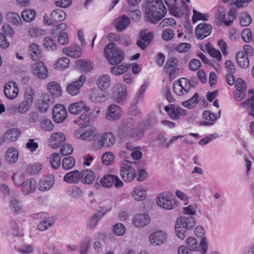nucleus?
I'll return each instance as SVG.
<instances>
[{"mask_svg": "<svg viewBox=\"0 0 254 254\" xmlns=\"http://www.w3.org/2000/svg\"><path fill=\"white\" fill-rule=\"evenodd\" d=\"M144 8L146 20L153 24L157 23L167 12L162 0H146Z\"/></svg>", "mask_w": 254, "mask_h": 254, "instance_id": "f257e3e1", "label": "nucleus"}, {"mask_svg": "<svg viewBox=\"0 0 254 254\" xmlns=\"http://www.w3.org/2000/svg\"><path fill=\"white\" fill-rule=\"evenodd\" d=\"M104 54L107 60L112 65L121 63L125 58L124 52L114 43L109 44L105 47Z\"/></svg>", "mask_w": 254, "mask_h": 254, "instance_id": "f03ea898", "label": "nucleus"}, {"mask_svg": "<svg viewBox=\"0 0 254 254\" xmlns=\"http://www.w3.org/2000/svg\"><path fill=\"white\" fill-rule=\"evenodd\" d=\"M195 223V218L191 216H181L178 218L175 226L176 233L178 237L181 240H184L186 237V230L192 229Z\"/></svg>", "mask_w": 254, "mask_h": 254, "instance_id": "7ed1b4c3", "label": "nucleus"}, {"mask_svg": "<svg viewBox=\"0 0 254 254\" xmlns=\"http://www.w3.org/2000/svg\"><path fill=\"white\" fill-rule=\"evenodd\" d=\"M132 164L136 165L137 162H131L127 160H123L120 164V174L124 181L127 182H132L135 178L136 172L132 166Z\"/></svg>", "mask_w": 254, "mask_h": 254, "instance_id": "20e7f679", "label": "nucleus"}, {"mask_svg": "<svg viewBox=\"0 0 254 254\" xmlns=\"http://www.w3.org/2000/svg\"><path fill=\"white\" fill-rule=\"evenodd\" d=\"M115 143L114 134L111 132H106L97 135L93 142V146L96 149H100L102 147H111Z\"/></svg>", "mask_w": 254, "mask_h": 254, "instance_id": "39448f33", "label": "nucleus"}, {"mask_svg": "<svg viewBox=\"0 0 254 254\" xmlns=\"http://www.w3.org/2000/svg\"><path fill=\"white\" fill-rule=\"evenodd\" d=\"M194 87L191 81L186 78H181L175 81L173 85L174 92L179 96H183L188 93Z\"/></svg>", "mask_w": 254, "mask_h": 254, "instance_id": "423d86ee", "label": "nucleus"}, {"mask_svg": "<svg viewBox=\"0 0 254 254\" xmlns=\"http://www.w3.org/2000/svg\"><path fill=\"white\" fill-rule=\"evenodd\" d=\"M124 131L126 136L130 137L135 140H140L144 133L143 129L135 127L131 121L128 122L125 125Z\"/></svg>", "mask_w": 254, "mask_h": 254, "instance_id": "0eeeda50", "label": "nucleus"}, {"mask_svg": "<svg viewBox=\"0 0 254 254\" xmlns=\"http://www.w3.org/2000/svg\"><path fill=\"white\" fill-rule=\"evenodd\" d=\"M186 243L188 247L195 252H201V254H205L207 249V242L205 237L201 239L199 243L194 237H189L187 239Z\"/></svg>", "mask_w": 254, "mask_h": 254, "instance_id": "6e6552de", "label": "nucleus"}, {"mask_svg": "<svg viewBox=\"0 0 254 254\" xmlns=\"http://www.w3.org/2000/svg\"><path fill=\"white\" fill-rule=\"evenodd\" d=\"M100 183L102 187L106 188H110L113 185L116 188H120L123 186V182L118 176L110 174L103 176Z\"/></svg>", "mask_w": 254, "mask_h": 254, "instance_id": "1a4fd4ad", "label": "nucleus"}, {"mask_svg": "<svg viewBox=\"0 0 254 254\" xmlns=\"http://www.w3.org/2000/svg\"><path fill=\"white\" fill-rule=\"evenodd\" d=\"M178 60L175 57H171L168 59L164 67V70L168 74L171 80L174 79L177 74L179 68L178 67Z\"/></svg>", "mask_w": 254, "mask_h": 254, "instance_id": "9d476101", "label": "nucleus"}, {"mask_svg": "<svg viewBox=\"0 0 254 254\" xmlns=\"http://www.w3.org/2000/svg\"><path fill=\"white\" fill-rule=\"evenodd\" d=\"M86 76L81 75L79 78L67 85L66 92L72 96H76L80 93V89L86 81Z\"/></svg>", "mask_w": 254, "mask_h": 254, "instance_id": "9b49d317", "label": "nucleus"}, {"mask_svg": "<svg viewBox=\"0 0 254 254\" xmlns=\"http://www.w3.org/2000/svg\"><path fill=\"white\" fill-rule=\"evenodd\" d=\"M156 202L160 207L167 210L172 209L176 206L173 197L165 193H162L157 196Z\"/></svg>", "mask_w": 254, "mask_h": 254, "instance_id": "f8f14e48", "label": "nucleus"}, {"mask_svg": "<svg viewBox=\"0 0 254 254\" xmlns=\"http://www.w3.org/2000/svg\"><path fill=\"white\" fill-rule=\"evenodd\" d=\"M167 235L162 230H157L152 232L149 237L150 243L154 246H161L167 240Z\"/></svg>", "mask_w": 254, "mask_h": 254, "instance_id": "ddd939ff", "label": "nucleus"}, {"mask_svg": "<svg viewBox=\"0 0 254 254\" xmlns=\"http://www.w3.org/2000/svg\"><path fill=\"white\" fill-rule=\"evenodd\" d=\"M31 70L32 74L37 78L45 79L48 76V70L42 62L33 64Z\"/></svg>", "mask_w": 254, "mask_h": 254, "instance_id": "4468645a", "label": "nucleus"}, {"mask_svg": "<svg viewBox=\"0 0 254 254\" xmlns=\"http://www.w3.org/2000/svg\"><path fill=\"white\" fill-rule=\"evenodd\" d=\"M212 29L211 25L205 22L200 23L195 28L196 38L199 40L203 39L211 34Z\"/></svg>", "mask_w": 254, "mask_h": 254, "instance_id": "2eb2a0df", "label": "nucleus"}, {"mask_svg": "<svg viewBox=\"0 0 254 254\" xmlns=\"http://www.w3.org/2000/svg\"><path fill=\"white\" fill-rule=\"evenodd\" d=\"M139 39L137 41L136 44L142 50H144L152 41L153 37V33L146 32V30H141L139 34Z\"/></svg>", "mask_w": 254, "mask_h": 254, "instance_id": "dca6fc26", "label": "nucleus"}, {"mask_svg": "<svg viewBox=\"0 0 254 254\" xmlns=\"http://www.w3.org/2000/svg\"><path fill=\"white\" fill-rule=\"evenodd\" d=\"M67 112L65 107L61 104L56 105L53 110L54 120L57 123L63 122L67 117Z\"/></svg>", "mask_w": 254, "mask_h": 254, "instance_id": "f3484780", "label": "nucleus"}, {"mask_svg": "<svg viewBox=\"0 0 254 254\" xmlns=\"http://www.w3.org/2000/svg\"><path fill=\"white\" fill-rule=\"evenodd\" d=\"M21 131L19 129L13 128L8 129L0 138V144H3L4 142L15 141L20 134Z\"/></svg>", "mask_w": 254, "mask_h": 254, "instance_id": "a211bd4d", "label": "nucleus"}, {"mask_svg": "<svg viewBox=\"0 0 254 254\" xmlns=\"http://www.w3.org/2000/svg\"><path fill=\"white\" fill-rule=\"evenodd\" d=\"M106 97V95L99 88H91L88 92L89 99L95 103H99L105 101Z\"/></svg>", "mask_w": 254, "mask_h": 254, "instance_id": "6ab92c4d", "label": "nucleus"}, {"mask_svg": "<svg viewBox=\"0 0 254 254\" xmlns=\"http://www.w3.org/2000/svg\"><path fill=\"white\" fill-rule=\"evenodd\" d=\"M19 89L16 84L13 81H10L5 84L4 93L5 96L9 99L15 98L18 94Z\"/></svg>", "mask_w": 254, "mask_h": 254, "instance_id": "aec40b11", "label": "nucleus"}, {"mask_svg": "<svg viewBox=\"0 0 254 254\" xmlns=\"http://www.w3.org/2000/svg\"><path fill=\"white\" fill-rule=\"evenodd\" d=\"M122 114V109L120 107L112 104L107 109L106 112V118L110 121L118 120Z\"/></svg>", "mask_w": 254, "mask_h": 254, "instance_id": "412c9836", "label": "nucleus"}, {"mask_svg": "<svg viewBox=\"0 0 254 254\" xmlns=\"http://www.w3.org/2000/svg\"><path fill=\"white\" fill-rule=\"evenodd\" d=\"M37 188V182L34 178L27 179L21 186V191L24 195L34 192Z\"/></svg>", "mask_w": 254, "mask_h": 254, "instance_id": "4be33fe9", "label": "nucleus"}, {"mask_svg": "<svg viewBox=\"0 0 254 254\" xmlns=\"http://www.w3.org/2000/svg\"><path fill=\"white\" fill-rule=\"evenodd\" d=\"M55 183V178L53 176L43 177L39 184V190L41 191H45L50 190Z\"/></svg>", "mask_w": 254, "mask_h": 254, "instance_id": "5701e85b", "label": "nucleus"}, {"mask_svg": "<svg viewBox=\"0 0 254 254\" xmlns=\"http://www.w3.org/2000/svg\"><path fill=\"white\" fill-rule=\"evenodd\" d=\"M65 140V135L62 132H56L50 138L49 146L53 148L59 147Z\"/></svg>", "mask_w": 254, "mask_h": 254, "instance_id": "b1692460", "label": "nucleus"}, {"mask_svg": "<svg viewBox=\"0 0 254 254\" xmlns=\"http://www.w3.org/2000/svg\"><path fill=\"white\" fill-rule=\"evenodd\" d=\"M150 221V218L148 214L143 213L135 215L133 223L136 227H143L147 225Z\"/></svg>", "mask_w": 254, "mask_h": 254, "instance_id": "393cba45", "label": "nucleus"}, {"mask_svg": "<svg viewBox=\"0 0 254 254\" xmlns=\"http://www.w3.org/2000/svg\"><path fill=\"white\" fill-rule=\"evenodd\" d=\"M165 4L168 7L170 13L173 16L177 17H182L183 15L177 6L176 0H164Z\"/></svg>", "mask_w": 254, "mask_h": 254, "instance_id": "a878e982", "label": "nucleus"}, {"mask_svg": "<svg viewBox=\"0 0 254 254\" xmlns=\"http://www.w3.org/2000/svg\"><path fill=\"white\" fill-rule=\"evenodd\" d=\"M106 211L101 210L94 213L89 218L87 223V227L89 229H94L98 221L106 214Z\"/></svg>", "mask_w": 254, "mask_h": 254, "instance_id": "bb28decb", "label": "nucleus"}, {"mask_svg": "<svg viewBox=\"0 0 254 254\" xmlns=\"http://www.w3.org/2000/svg\"><path fill=\"white\" fill-rule=\"evenodd\" d=\"M53 98L49 95H45L37 104V109L40 112H46L49 107L53 104Z\"/></svg>", "mask_w": 254, "mask_h": 254, "instance_id": "cd10ccee", "label": "nucleus"}, {"mask_svg": "<svg viewBox=\"0 0 254 254\" xmlns=\"http://www.w3.org/2000/svg\"><path fill=\"white\" fill-rule=\"evenodd\" d=\"M31 105L26 102L24 101H22L20 103L18 106L17 107L16 105H12L10 106L7 109V111H8L11 114H13L16 112V109H17L18 112L21 114H25L27 112H28L31 107Z\"/></svg>", "mask_w": 254, "mask_h": 254, "instance_id": "c85d7f7f", "label": "nucleus"}, {"mask_svg": "<svg viewBox=\"0 0 254 254\" xmlns=\"http://www.w3.org/2000/svg\"><path fill=\"white\" fill-rule=\"evenodd\" d=\"M80 179L81 174L77 170L66 173L64 177V181L69 184H77Z\"/></svg>", "mask_w": 254, "mask_h": 254, "instance_id": "c756f323", "label": "nucleus"}, {"mask_svg": "<svg viewBox=\"0 0 254 254\" xmlns=\"http://www.w3.org/2000/svg\"><path fill=\"white\" fill-rule=\"evenodd\" d=\"M80 181L82 183L89 185L94 182L95 175L92 171L88 169L83 170L80 172Z\"/></svg>", "mask_w": 254, "mask_h": 254, "instance_id": "7c9ffc66", "label": "nucleus"}, {"mask_svg": "<svg viewBox=\"0 0 254 254\" xmlns=\"http://www.w3.org/2000/svg\"><path fill=\"white\" fill-rule=\"evenodd\" d=\"M90 110L89 108L86 109L76 120V123L80 127L83 128L89 125L91 115Z\"/></svg>", "mask_w": 254, "mask_h": 254, "instance_id": "2f4dec72", "label": "nucleus"}, {"mask_svg": "<svg viewBox=\"0 0 254 254\" xmlns=\"http://www.w3.org/2000/svg\"><path fill=\"white\" fill-rule=\"evenodd\" d=\"M129 24L130 19L125 15L118 17L115 20L116 28L119 32H122L126 29Z\"/></svg>", "mask_w": 254, "mask_h": 254, "instance_id": "473e14b6", "label": "nucleus"}, {"mask_svg": "<svg viewBox=\"0 0 254 254\" xmlns=\"http://www.w3.org/2000/svg\"><path fill=\"white\" fill-rule=\"evenodd\" d=\"M96 84L100 90L104 91L107 89L111 85L110 77L107 74L101 75L99 76Z\"/></svg>", "mask_w": 254, "mask_h": 254, "instance_id": "72a5a7b5", "label": "nucleus"}, {"mask_svg": "<svg viewBox=\"0 0 254 254\" xmlns=\"http://www.w3.org/2000/svg\"><path fill=\"white\" fill-rule=\"evenodd\" d=\"M28 54L34 61H39L42 57L40 47L36 44H31L28 49Z\"/></svg>", "mask_w": 254, "mask_h": 254, "instance_id": "f704fd0d", "label": "nucleus"}, {"mask_svg": "<svg viewBox=\"0 0 254 254\" xmlns=\"http://www.w3.org/2000/svg\"><path fill=\"white\" fill-rule=\"evenodd\" d=\"M88 108L83 102H75L71 104L68 107L69 112L73 115H77L82 110Z\"/></svg>", "mask_w": 254, "mask_h": 254, "instance_id": "c9c22d12", "label": "nucleus"}, {"mask_svg": "<svg viewBox=\"0 0 254 254\" xmlns=\"http://www.w3.org/2000/svg\"><path fill=\"white\" fill-rule=\"evenodd\" d=\"M237 63L238 65L243 68H247L249 66V60L248 55L244 52H239L236 56Z\"/></svg>", "mask_w": 254, "mask_h": 254, "instance_id": "e433bc0d", "label": "nucleus"}, {"mask_svg": "<svg viewBox=\"0 0 254 254\" xmlns=\"http://www.w3.org/2000/svg\"><path fill=\"white\" fill-rule=\"evenodd\" d=\"M132 196L136 201H142L146 197V190L141 186L133 189Z\"/></svg>", "mask_w": 254, "mask_h": 254, "instance_id": "4c0bfd02", "label": "nucleus"}, {"mask_svg": "<svg viewBox=\"0 0 254 254\" xmlns=\"http://www.w3.org/2000/svg\"><path fill=\"white\" fill-rule=\"evenodd\" d=\"M113 97L114 100L118 103H121L125 101L127 98V91L126 88L123 86L118 88V91L114 92Z\"/></svg>", "mask_w": 254, "mask_h": 254, "instance_id": "58836bf2", "label": "nucleus"}, {"mask_svg": "<svg viewBox=\"0 0 254 254\" xmlns=\"http://www.w3.org/2000/svg\"><path fill=\"white\" fill-rule=\"evenodd\" d=\"M63 51L67 56L73 58H78L81 56L80 47L77 46L64 48L63 49Z\"/></svg>", "mask_w": 254, "mask_h": 254, "instance_id": "ea45409f", "label": "nucleus"}, {"mask_svg": "<svg viewBox=\"0 0 254 254\" xmlns=\"http://www.w3.org/2000/svg\"><path fill=\"white\" fill-rule=\"evenodd\" d=\"M66 17L65 12L61 9L53 10L50 15V20L53 22H59L64 20Z\"/></svg>", "mask_w": 254, "mask_h": 254, "instance_id": "a19ab883", "label": "nucleus"}, {"mask_svg": "<svg viewBox=\"0 0 254 254\" xmlns=\"http://www.w3.org/2000/svg\"><path fill=\"white\" fill-rule=\"evenodd\" d=\"M5 157L7 162L14 163L18 160V152L15 148H9L6 151Z\"/></svg>", "mask_w": 254, "mask_h": 254, "instance_id": "79ce46f5", "label": "nucleus"}, {"mask_svg": "<svg viewBox=\"0 0 254 254\" xmlns=\"http://www.w3.org/2000/svg\"><path fill=\"white\" fill-rule=\"evenodd\" d=\"M47 88L53 95L57 97H60L62 95V88L57 82L54 81L50 82L47 85Z\"/></svg>", "mask_w": 254, "mask_h": 254, "instance_id": "37998d69", "label": "nucleus"}, {"mask_svg": "<svg viewBox=\"0 0 254 254\" xmlns=\"http://www.w3.org/2000/svg\"><path fill=\"white\" fill-rule=\"evenodd\" d=\"M98 130L94 128L82 132L81 140L90 141L97 137Z\"/></svg>", "mask_w": 254, "mask_h": 254, "instance_id": "c03bdc74", "label": "nucleus"}, {"mask_svg": "<svg viewBox=\"0 0 254 254\" xmlns=\"http://www.w3.org/2000/svg\"><path fill=\"white\" fill-rule=\"evenodd\" d=\"M36 15V12L32 9H25L21 13V16L26 22H31L33 20Z\"/></svg>", "mask_w": 254, "mask_h": 254, "instance_id": "a18cd8bd", "label": "nucleus"}, {"mask_svg": "<svg viewBox=\"0 0 254 254\" xmlns=\"http://www.w3.org/2000/svg\"><path fill=\"white\" fill-rule=\"evenodd\" d=\"M50 162L52 167L58 169L61 165V156L58 153H53L50 157Z\"/></svg>", "mask_w": 254, "mask_h": 254, "instance_id": "49530a36", "label": "nucleus"}, {"mask_svg": "<svg viewBox=\"0 0 254 254\" xmlns=\"http://www.w3.org/2000/svg\"><path fill=\"white\" fill-rule=\"evenodd\" d=\"M207 53L213 58L217 59L218 61L221 60V54L219 51L215 49L210 43H207L205 46Z\"/></svg>", "mask_w": 254, "mask_h": 254, "instance_id": "de8ad7c7", "label": "nucleus"}, {"mask_svg": "<svg viewBox=\"0 0 254 254\" xmlns=\"http://www.w3.org/2000/svg\"><path fill=\"white\" fill-rule=\"evenodd\" d=\"M75 165V161L74 157L69 156L65 157L62 161V167L64 170H69L72 168Z\"/></svg>", "mask_w": 254, "mask_h": 254, "instance_id": "09e8293b", "label": "nucleus"}, {"mask_svg": "<svg viewBox=\"0 0 254 254\" xmlns=\"http://www.w3.org/2000/svg\"><path fill=\"white\" fill-rule=\"evenodd\" d=\"M247 111H251L249 113V115L254 117V98H251L247 100L246 101L241 103Z\"/></svg>", "mask_w": 254, "mask_h": 254, "instance_id": "8fccbe9b", "label": "nucleus"}, {"mask_svg": "<svg viewBox=\"0 0 254 254\" xmlns=\"http://www.w3.org/2000/svg\"><path fill=\"white\" fill-rule=\"evenodd\" d=\"M198 94L195 93L194 95L188 101L183 102L182 105L189 109L194 108L197 104L198 101Z\"/></svg>", "mask_w": 254, "mask_h": 254, "instance_id": "3c124183", "label": "nucleus"}, {"mask_svg": "<svg viewBox=\"0 0 254 254\" xmlns=\"http://www.w3.org/2000/svg\"><path fill=\"white\" fill-rule=\"evenodd\" d=\"M147 87V84L145 83L141 85L133 99L132 102L133 104H137L140 100L143 99L144 94L145 92Z\"/></svg>", "mask_w": 254, "mask_h": 254, "instance_id": "603ef678", "label": "nucleus"}, {"mask_svg": "<svg viewBox=\"0 0 254 254\" xmlns=\"http://www.w3.org/2000/svg\"><path fill=\"white\" fill-rule=\"evenodd\" d=\"M114 158L115 157L113 153L111 152H107L103 154L102 161L104 165L109 166L114 163Z\"/></svg>", "mask_w": 254, "mask_h": 254, "instance_id": "864d4df0", "label": "nucleus"}, {"mask_svg": "<svg viewBox=\"0 0 254 254\" xmlns=\"http://www.w3.org/2000/svg\"><path fill=\"white\" fill-rule=\"evenodd\" d=\"M77 63L78 66L84 71L88 72L93 68V65L90 61L79 60Z\"/></svg>", "mask_w": 254, "mask_h": 254, "instance_id": "5fc2aeb1", "label": "nucleus"}, {"mask_svg": "<svg viewBox=\"0 0 254 254\" xmlns=\"http://www.w3.org/2000/svg\"><path fill=\"white\" fill-rule=\"evenodd\" d=\"M10 207L14 212H18L21 209V203L17 198L12 197L10 200Z\"/></svg>", "mask_w": 254, "mask_h": 254, "instance_id": "6e6d98bb", "label": "nucleus"}, {"mask_svg": "<svg viewBox=\"0 0 254 254\" xmlns=\"http://www.w3.org/2000/svg\"><path fill=\"white\" fill-rule=\"evenodd\" d=\"M7 17L9 20L12 23L19 25L22 23L20 15L15 12H9L7 14Z\"/></svg>", "mask_w": 254, "mask_h": 254, "instance_id": "4d7b16f0", "label": "nucleus"}, {"mask_svg": "<svg viewBox=\"0 0 254 254\" xmlns=\"http://www.w3.org/2000/svg\"><path fill=\"white\" fill-rule=\"evenodd\" d=\"M42 169V165L39 163L29 165L27 167V171L31 175L36 174L38 173Z\"/></svg>", "mask_w": 254, "mask_h": 254, "instance_id": "13d9d810", "label": "nucleus"}, {"mask_svg": "<svg viewBox=\"0 0 254 254\" xmlns=\"http://www.w3.org/2000/svg\"><path fill=\"white\" fill-rule=\"evenodd\" d=\"M128 69V66L123 64L119 66H115L111 68V72L115 75H120L123 74Z\"/></svg>", "mask_w": 254, "mask_h": 254, "instance_id": "bf43d9fd", "label": "nucleus"}, {"mask_svg": "<svg viewBox=\"0 0 254 254\" xmlns=\"http://www.w3.org/2000/svg\"><path fill=\"white\" fill-rule=\"evenodd\" d=\"M43 45L49 51H54L57 49L55 41L49 37L45 39Z\"/></svg>", "mask_w": 254, "mask_h": 254, "instance_id": "052dcab7", "label": "nucleus"}, {"mask_svg": "<svg viewBox=\"0 0 254 254\" xmlns=\"http://www.w3.org/2000/svg\"><path fill=\"white\" fill-rule=\"evenodd\" d=\"M34 95L35 93L32 89L30 88L27 89L25 92L24 99L23 101L30 104V105H32Z\"/></svg>", "mask_w": 254, "mask_h": 254, "instance_id": "680f3d73", "label": "nucleus"}, {"mask_svg": "<svg viewBox=\"0 0 254 254\" xmlns=\"http://www.w3.org/2000/svg\"><path fill=\"white\" fill-rule=\"evenodd\" d=\"M191 48V45L188 43H181L175 48V50L179 53H186L188 52Z\"/></svg>", "mask_w": 254, "mask_h": 254, "instance_id": "e2e57ef3", "label": "nucleus"}, {"mask_svg": "<svg viewBox=\"0 0 254 254\" xmlns=\"http://www.w3.org/2000/svg\"><path fill=\"white\" fill-rule=\"evenodd\" d=\"M126 228L122 223L116 224L113 228V232L117 236H123L126 232Z\"/></svg>", "mask_w": 254, "mask_h": 254, "instance_id": "0e129e2a", "label": "nucleus"}, {"mask_svg": "<svg viewBox=\"0 0 254 254\" xmlns=\"http://www.w3.org/2000/svg\"><path fill=\"white\" fill-rule=\"evenodd\" d=\"M54 224V222L50 220H44L38 225V229L40 231H45L51 227Z\"/></svg>", "mask_w": 254, "mask_h": 254, "instance_id": "69168bd1", "label": "nucleus"}, {"mask_svg": "<svg viewBox=\"0 0 254 254\" xmlns=\"http://www.w3.org/2000/svg\"><path fill=\"white\" fill-rule=\"evenodd\" d=\"M41 127L43 129L50 131L53 129L54 125L50 120L45 119L41 121Z\"/></svg>", "mask_w": 254, "mask_h": 254, "instance_id": "338daca9", "label": "nucleus"}, {"mask_svg": "<svg viewBox=\"0 0 254 254\" xmlns=\"http://www.w3.org/2000/svg\"><path fill=\"white\" fill-rule=\"evenodd\" d=\"M69 62L68 58L63 57L58 60L56 62V65L57 67L66 68L69 65Z\"/></svg>", "mask_w": 254, "mask_h": 254, "instance_id": "774afa93", "label": "nucleus"}]
</instances>
